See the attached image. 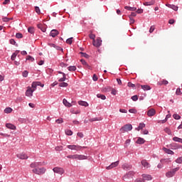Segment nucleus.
Returning a JSON list of instances; mask_svg holds the SVG:
<instances>
[{"instance_id":"nucleus-3","label":"nucleus","mask_w":182,"mask_h":182,"mask_svg":"<svg viewBox=\"0 0 182 182\" xmlns=\"http://www.w3.org/2000/svg\"><path fill=\"white\" fill-rule=\"evenodd\" d=\"M65 80H66V74L63 73V77L58 80V82H63L59 84L60 87H68V84L65 82Z\"/></svg>"},{"instance_id":"nucleus-61","label":"nucleus","mask_w":182,"mask_h":182,"mask_svg":"<svg viewBox=\"0 0 182 182\" xmlns=\"http://www.w3.org/2000/svg\"><path fill=\"white\" fill-rule=\"evenodd\" d=\"M71 112L73 114H79L80 113V110H73L71 111Z\"/></svg>"},{"instance_id":"nucleus-57","label":"nucleus","mask_w":182,"mask_h":182,"mask_svg":"<svg viewBox=\"0 0 182 182\" xmlns=\"http://www.w3.org/2000/svg\"><path fill=\"white\" fill-rule=\"evenodd\" d=\"M12 18H9L8 17H4L3 18V21L4 22H9V21H11Z\"/></svg>"},{"instance_id":"nucleus-38","label":"nucleus","mask_w":182,"mask_h":182,"mask_svg":"<svg viewBox=\"0 0 182 182\" xmlns=\"http://www.w3.org/2000/svg\"><path fill=\"white\" fill-rule=\"evenodd\" d=\"M72 42H73V38H68L66 41V43L68 45H72Z\"/></svg>"},{"instance_id":"nucleus-35","label":"nucleus","mask_w":182,"mask_h":182,"mask_svg":"<svg viewBox=\"0 0 182 182\" xmlns=\"http://www.w3.org/2000/svg\"><path fill=\"white\" fill-rule=\"evenodd\" d=\"M36 87H38V86L36 85V84L33 82L31 85V90H33V92H35V90H36Z\"/></svg>"},{"instance_id":"nucleus-52","label":"nucleus","mask_w":182,"mask_h":182,"mask_svg":"<svg viewBox=\"0 0 182 182\" xmlns=\"http://www.w3.org/2000/svg\"><path fill=\"white\" fill-rule=\"evenodd\" d=\"M176 95H177L178 96H180V95H181V90L180 88H178L176 90Z\"/></svg>"},{"instance_id":"nucleus-25","label":"nucleus","mask_w":182,"mask_h":182,"mask_svg":"<svg viewBox=\"0 0 182 182\" xmlns=\"http://www.w3.org/2000/svg\"><path fill=\"white\" fill-rule=\"evenodd\" d=\"M125 9H127V11H131L132 12H134V11H136L137 10V8L136 7H131V6H126L124 7Z\"/></svg>"},{"instance_id":"nucleus-18","label":"nucleus","mask_w":182,"mask_h":182,"mask_svg":"<svg viewBox=\"0 0 182 182\" xmlns=\"http://www.w3.org/2000/svg\"><path fill=\"white\" fill-rule=\"evenodd\" d=\"M166 6L171 8V9H173V11H178V7L174 4H166Z\"/></svg>"},{"instance_id":"nucleus-50","label":"nucleus","mask_w":182,"mask_h":182,"mask_svg":"<svg viewBox=\"0 0 182 182\" xmlns=\"http://www.w3.org/2000/svg\"><path fill=\"white\" fill-rule=\"evenodd\" d=\"M34 82L37 86H41V87H43V86H45V85L42 84L41 82Z\"/></svg>"},{"instance_id":"nucleus-44","label":"nucleus","mask_w":182,"mask_h":182,"mask_svg":"<svg viewBox=\"0 0 182 182\" xmlns=\"http://www.w3.org/2000/svg\"><path fill=\"white\" fill-rule=\"evenodd\" d=\"M16 38H17V39H21V38H23L22 33H17L16 34Z\"/></svg>"},{"instance_id":"nucleus-62","label":"nucleus","mask_w":182,"mask_h":182,"mask_svg":"<svg viewBox=\"0 0 182 182\" xmlns=\"http://www.w3.org/2000/svg\"><path fill=\"white\" fill-rule=\"evenodd\" d=\"M77 136H78V137H80V139H83V136H84L83 133L82 132H78L77 134Z\"/></svg>"},{"instance_id":"nucleus-4","label":"nucleus","mask_w":182,"mask_h":182,"mask_svg":"<svg viewBox=\"0 0 182 182\" xmlns=\"http://www.w3.org/2000/svg\"><path fill=\"white\" fill-rule=\"evenodd\" d=\"M67 147L70 150H75V151H80L82 149H85V146H81L80 145H68Z\"/></svg>"},{"instance_id":"nucleus-63","label":"nucleus","mask_w":182,"mask_h":182,"mask_svg":"<svg viewBox=\"0 0 182 182\" xmlns=\"http://www.w3.org/2000/svg\"><path fill=\"white\" fill-rule=\"evenodd\" d=\"M134 182H144V179L139 178L136 179Z\"/></svg>"},{"instance_id":"nucleus-53","label":"nucleus","mask_w":182,"mask_h":182,"mask_svg":"<svg viewBox=\"0 0 182 182\" xmlns=\"http://www.w3.org/2000/svg\"><path fill=\"white\" fill-rule=\"evenodd\" d=\"M154 29H156V27H154V26H151L149 29V33H153V32H154Z\"/></svg>"},{"instance_id":"nucleus-47","label":"nucleus","mask_w":182,"mask_h":182,"mask_svg":"<svg viewBox=\"0 0 182 182\" xmlns=\"http://www.w3.org/2000/svg\"><path fill=\"white\" fill-rule=\"evenodd\" d=\"M80 53L82 58H86V59H88L89 55L86 54V53Z\"/></svg>"},{"instance_id":"nucleus-43","label":"nucleus","mask_w":182,"mask_h":182,"mask_svg":"<svg viewBox=\"0 0 182 182\" xmlns=\"http://www.w3.org/2000/svg\"><path fill=\"white\" fill-rule=\"evenodd\" d=\"M28 73H29L28 72V70H25V71L23 72L22 76H23V77H28Z\"/></svg>"},{"instance_id":"nucleus-24","label":"nucleus","mask_w":182,"mask_h":182,"mask_svg":"<svg viewBox=\"0 0 182 182\" xmlns=\"http://www.w3.org/2000/svg\"><path fill=\"white\" fill-rule=\"evenodd\" d=\"M78 105H80V106H84L85 107H87V106H89V104L85 101H79Z\"/></svg>"},{"instance_id":"nucleus-48","label":"nucleus","mask_w":182,"mask_h":182,"mask_svg":"<svg viewBox=\"0 0 182 182\" xmlns=\"http://www.w3.org/2000/svg\"><path fill=\"white\" fill-rule=\"evenodd\" d=\"M18 55V53H14L11 55V60H15V58H16V55Z\"/></svg>"},{"instance_id":"nucleus-39","label":"nucleus","mask_w":182,"mask_h":182,"mask_svg":"<svg viewBox=\"0 0 182 182\" xmlns=\"http://www.w3.org/2000/svg\"><path fill=\"white\" fill-rule=\"evenodd\" d=\"M176 163H177L178 164H182V156L178 157V159H176Z\"/></svg>"},{"instance_id":"nucleus-2","label":"nucleus","mask_w":182,"mask_h":182,"mask_svg":"<svg viewBox=\"0 0 182 182\" xmlns=\"http://www.w3.org/2000/svg\"><path fill=\"white\" fill-rule=\"evenodd\" d=\"M178 170H180V167H176L168 172H166V176L168 178H170L171 177H173V176L176 175V173H177V171H178Z\"/></svg>"},{"instance_id":"nucleus-19","label":"nucleus","mask_w":182,"mask_h":182,"mask_svg":"<svg viewBox=\"0 0 182 182\" xmlns=\"http://www.w3.org/2000/svg\"><path fill=\"white\" fill-rule=\"evenodd\" d=\"M136 143L137 144H144L146 143V140L141 137H139L138 139L136 140Z\"/></svg>"},{"instance_id":"nucleus-13","label":"nucleus","mask_w":182,"mask_h":182,"mask_svg":"<svg viewBox=\"0 0 182 182\" xmlns=\"http://www.w3.org/2000/svg\"><path fill=\"white\" fill-rule=\"evenodd\" d=\"M18 159H21V160H26L28 159V155H26V154H18L17 155Z\"/></svg>"},{"instance_id":"nucleus-49","label":"nucleus","mask_w":182,"mask_h":182,"mask_svg":"<svg viewBox=\"0 0 182 182\" xmlns=\"http://www.w3.org/2000/svg\"><path fill=\"white\" fill-rule=\"evenodd\" d=\"M132 99L134 102H137V100H139V97H137V95H134L132 97Z\"/></svg>"},{"instance_id":"nucleus-16","label":"nucleus","mask_w":182,"mask_h":182,"mask_svg":"<svg viewBox=\"0 0 182 182\" xmlns=\"http://www.w3.org/2000/svg\"><path fill=\"white\" fill-rule=\"evenodd\" d=\"M142 178L144 181L146 180V181H150L151 180V175L149 174H142Z\"/></svg>"},{"instance_id":"nucleus-42","label":"nucleus","mask_w":182,"mask_h":182,"mask_svg":"<svg viewBox=\"0 0 182 182\" xmlns=\"http://www.w3.org/2000/svg\"><path fill=\"white\" fill-rule=\"evenodd\" d=\"M164 132L167 133V134H169V135L171 134V130H170V129L167 127L164 129Z\"/></svg>"},{"instance_id":"nucleus-34","label":"nucleus","mask_w":182,"mask_h":182,"mask_svg":"<svg viewBox=\"0 0 182 182\" xmlns=\"http://www.w3.org/2000/svg\"><path fill=\"white\" fill-rule=\"evenodd\" d=\"M68 70L70 72H75V70H76V66L73 65L68 67Z\"/></svg>"},{"instance_id":"nucleus-45","label":"nucleus","mask_w":182,"mask_h":182,"mask_svg":"<svg viewBox=\"0 0 182 182\" xmlns=\"http://www.w3.org/2000/svg\"><path fill=\"white\" fill-rule=\"evenodd\" d=\"M26 60H31V62H33V60H35V58H33V57L31 55H28L26 58Z\"/></svg>"},{"instance_id":"nucleus-1","label":"nucleus","mask_w":182,"mask_h":182,"mask_svg":"<svg viewBox=\"0 0 182 182\" xmlns=\"http://www.w3.org/2000/svg\"><path fill=\"white\" fill-rule=\"evenodd\" d=\"M67 158L71 159V160H86L87 159V156L85 155L74 154L68 155Z\"/></svg>"},{"instance_id":"nucleus-41","label":"nucleus","mask_w":182,"mask_h":182,"mask_svg":"<svg viewBox=\"0 0 182 182\" xmlns=\"http://www.w3.org/2000/svg\"><path fill=\"white\" fill-rule=\"evenodd\" d=\"M55 149L56 151H62V150H63V146H56Z\"/></svg>"},{"instance_id":"nucleus-22","label":"nucleus","mask_w":182,"mask_h":182,"mask_svg":"<svg viewBox=\"0 0 182 182\" xmlns=\"http://www.w3.org/2000/svg\"><path fill=\"white\" fill-rule=\"evenodd\" d=\"M161 163L162 164H168V163H171V161H170V159H161Z\"/></svg>"},{"instance_id":"nucleus-11","label":"nucleus","mask_w":182,"mask_h":182,"mask_svg":"<svg viewBox=\"0 0 182 182\" xmlns=\"http://www.w3.org/2000/svg\"><path fill=\"white\" fill-rule=\"evenodd\" d=\"M156 114V109L151 108L147 111V116L149 117H153Z\"/></svg>"},{"instance_id":"nucleus-27","label":"nucleus","mask_w":182,"mask_h":182,"mask_svg":"<svg viewBox=\"0 0 182 182\" xmlns=\"http://www.w3.org/2000/svg\"><path fill=\"white\" fill-rule=\"evenodd\" d=\"M37 27L38 28V29H41V31H42V32H46V28L43 27V25L38 24V25H37Z\"/></svg>"},{"instance_id":"nucleus-29","label":"nucleus","mask_w":182,"mask_h":182,"mask_svg":"<svg viewBox=\"0 0 182 182\" xmlns=\"http://www.w3.org/2000/svg\"><path fill=\"white\" fill-rule=\"evenodd\" d=\"M173 141H177L178 143H181L182 144V139L178 138V136H174L173 138Z\"/></svg>"},{"instance_id":"nucleus-9","label":"nucleus","mask_w":182,"mask_h":182,"mask_svg":"<svg viewBox=\"0 0 182 182\" xmlns=\"http://www.w3.org/2000/svg\"><path fill=\"white\" fill-rule=\"evenodd\" d=\"M26 96H27L28 97H32V96H33V91L32 90V87H27V90L26 91Z\"/></svg>"},{"instance_id":"nucleus-7","label":"nucleus","mask_w":182,"mask_h":182,"mask_svg":"<svg viewBox=\"0 0 182 182\" xmlns=\"http://www.w3.org/2000/svg\"><path fill=\"white\" fill-rule=\"evenodd\" d=\"M92 45L93 46H95V48L102 46V39L100 38H97L96 40H94Z\"/></svg>"},{"instance_id":"nucleus-58","label":"nucleus","mask_w":182,"mask_h":182,"mask_svg":"<svg viewBox=\"0 0 182 182\" xmlns=\"http://www.w3.org/2000/svg\"><path fill=\"white\" fill-rule=\"evenodd\" d=\"M11 0H4L3 5H9Z\"/></svg>"},{"instance_id":"nucleus-23","label":"nucleus","mask_w":182,"mask_h":182,"mask_svg":"<svg viewBox=\"0 0 182 182\" xmlns=\"http://www.w3.org/2000/svg\"><path fill=\"white\" fill-rule=\"evenodd\" d=\"M164 151H165V153H166L167 154H174V152L171 150H170L169 149H167L166 147L163 148Z\"/></svg>"},{"instance_id":"nucleus-46","label":"nucleus","mask_w":182,"mask_h":182,"mask_svg":"<svg viewBox=\"0 0 182 182\" xmlns=\"http://www.w3.org/2000/svg\"><path fill=\"white\" fill-rule=\"evenodd\" d=\"M139 129L141 130L146 127V124L144 123H140L139 125Z\"/></svg>"},{"instance_id":"nucleus-51","label":"nucleus","mask_w":182,"mask_h":182,"mask_svg":"<svg viewBox=\"0 0 182 182\" xmlns=\"http://www.w3.org/2000/svg\"><path fill=\"white\" fill-rule=\"evenodd\" d=\"M56 123H58V124H60L62 123H63V119H58L55 120Z\"/></svg>"},{"instance_id":"nucleus-33","label":"nucleus","mask_w":182,"mask_h":182,"mask_svg":"<svg viewBox=\"0 0 182 182\" xmlns=\"http://www.w3.org/2000/svg\"><path fill=\"white\" fill-rule=\"evenodd\" d=\"M28 32H29V33L33 34L35 33V28L33 27H29L28 28Z\"/></svg>"},{"instance_id":"nucleus-5","label":"nucleus","mask_w":182,"mask_h":182,"mask_svg":"<svg viewBox=\"0 0 182 182\" xmlns=\"http://www.w3.org/2000/svg\"><path fill=\"white\" fill-rule=\"evenodd\" d=\"M133 129V127L130 124H125L119 130L121 133H126V132H130Z\"/></svg>"},{"instance_id":"nucleus-36","label":"nucleus","mask_w":182,"mask_h":182,"mask_svg":"<svg viewBox=\"0 0 182 182\" xmlns=\"http://www.w3.org/2000/svg\"><path fill=\"white\" fill-rule=\"evenodd\" d=\"M173 119H175L176 120H180V119H181V117L177 114H174L173 115Z\"/></svg>"},{"instance_id":"nucleus-10","label":"nucleus","mask_w":182,"mask_h":182,"mask_svg":"<svg viewBox=\"0 0 182 182\" xmlns=\"http://www.w3.org/2000/svg\"><path fill=\"white\" fill-rule=\"evenodd\" d=\"M119 166V161L112 163L109 166H107V170H112V168H114V167H117Z\"/></svg>"},{"instance_id":"nucleus-26","label":"nucleus","mask_w":182,"mask_h":182,"mask_svg":"<svg viewBox=\"0 0 182 182\" xmlns=\"http://www.w3.org/2000/svg\"><path fill=\"white\" fill-rule=\"evenodd\" d=\"M157 85H159V86H161L162 85H168V81H167L166 80H162L161 82H158Z\"/></svg>"},{"instance_id":"nucleus-12","label":"nucleus","mask_w":182,"mask_h":182,"mask_svg":"<svg viewBox=\"0 0 182 182\" xmlns=\"http://www.w3.org/2000/svg\"><path fill=\"white\" fill-rule=\"evenodd\" d=\"M134 176V172L129 171L123 177V180H127V178H130Z\"/></svg>"},{"instance_id":"nucleus-55","label":"nucleus","mask_w":182,"mask_h":182,"mask_svg":"<svg viewBox=\"0 0 182 182\" xmlns=\"http://www.w3.org/2000/svg\"><path fill=\"white\" fill-rule=\"evenodd\" d=\"M35 11H36V14H41V9H39L38 6L35 7Z\"/></svg>"},{"instance_id":"nucleus-31","label":"nucleus","mask_w":182,"mask_h":182,"mask_svg":"<svg viewBox=\"0 0 182 182\" xmlns=\"http://www.w3.org/2000/svg\"><path fill=\"white\" fill-rule=\"evenodd\" d=\"M4 113H6L7 114H9V113H12V108H11V107H6V108L4 109Z\"/></svg>"},{"instance_id":"nucleus-56","label":"nucleus","mask_w":182,"mask_h":182,"mask_svg":"<svg viewBox=\"0 0 182 182\" xmlns=\"http://www.w3.org/2000/svg\"><path fill=\"white\" fill-rule=\"evenodd\" d=\"M129 22H130V25L134 23V18H133V17L129 16Z\"/></svg>"},{"instance_id":"nucleus-20","label":"nucleus","mask_w":182,"mask_h":182,"mask_svg":"<svg viewBox=\"0 0 182 182\" xmlns=\"http://www.w3.org/2000/svg\"><path fill=\"white\" fill-rule=\"evenodd\" d=\"M156 3V1L154 0H152L151 1H146L144 3V5L145 6H150L151 5H154V4Z\"/></svg>"},{"instance_id":"nucleus-21","label":"nucleus","mask_w":182,"mask_h":182,"mask_svg":"<svg viewBox=\"0 0 182 182\" xmlns=\"http://www.w3.org/2000/svg\"><path fill=\"white\" fill-rule=\"evenodd\" d=\"M63 103L66 107H72V104H70L66 99H63Z\"/></svg>"},{"instance_id":"nucleus-8","label":"nucleus","mask_w":182,"mask_h":182,"mask_svg":"<svg viewBox=\"0 0 182 182\" xmlns=\"http://www.w3.org/2000/svg\"><path fill=\"white\" fill-rule=\"evenodd\" d=\"M53 171L57 174H60V175L65 173V170L63 168H59V167H55L54 168H53Z\"/></svg>"},{"instance_id":"nucleus-30","label":"nucleus","mask_w":182,"mask_h":182,"mask_svg":"<svg viewBox=\"0 0 182 182\" xmlns=\"http://www.w3.org/2000/svg\"><path fill=\"white\" fill-rule=\"evenodd\" d=\"M97 97H98V99H102V100H106V96H105V95L97 94Z\"/></svg>"},{"instance_id":"nucleus-60","label":"nucleus","mask_w":182,"mask_h":182,"mask_svg":"<svg viewBox=\"0 0 182 182\" xmlns=\"http://www.w3.org/2000/svg\"><path fill=\"white\" fill-rule=\"evenodd\" d=\"M129 112V113H134V114L137 113V110H136L135 109H130Z\"/></svg>"},{"instance_id":"nucleus-32","label":"nucleus","mask_w":182,"mask_h":182,"mask_svg":"<svg viewBox=\"0 0 182 182\" xmlns=\"http://www.w3.org/2000/svg\"><path fill=\"white\" fill-rule=\"evenodd\" d=\"M141 87L143 90H150L151 89L149 85H141Z\"/></svg>"},{"instance_id":"nucleus-59","label":"nucleus","mask_w":182,"mask_h":182,"mask_svg":"<svg viewBox=\"0 0 182 182\" xmlns=\"http://www.w3.org/2000/svg\"><path fill=\"white\" fill-rule=\"evenodd\" d=\"M97 75L96 74H94L92 76V80H94V82H97Z\"/></svg>"},{"instance_id":"nucleus-28","label":"nucleus","mask_w":182,"mask_h":182,"mask_svg":"<svg viewBox=\"0 0 182 182\" xmlns=\"http://www.w3.org/2000/svg\"><path fill=\"white\" fill-rule=\"evenodd\" d=\"M122 168L124 170H129V168H132V166H130L127 164H124V165H122Z\"/></svg>"},{"instance_id":"nucleus-54","label":"nucleus","mask_w":182,"mask_h":182,"mask_svg":"<svg viewBox=\"0 0 182 182\" xmlns=\"http://www.w3.org/2000/svg\"><path fill=\"white\" fill-rule=\"evenodd\" d=\"M111 93H112V95H113L114 96H116V94L117 93V91L115 89L112 88Z\"/></svg>"},{"instance_id":"nucleus-6","label":"nucleus","mask_w":182,"mask_h":182,"mask_svg":"<svg viewBox=\"0 0 182 182\" xmlns=\"http://www.w3.org/2000/svg\"><path fill=\"white\" fill-rule=\"evenodd\" d=\"M46 171V168H37L33 169V173L38 174V176H41V174H45Z\"/></svg>"},{"instance_id":"nucleus-17","label":"nucleus","mask_w":182,"mask_h":182,"mask_svg":"<svg viewBox=\"0 0 182 182\" xmlns=\"http://www.w3.org/2000/svg\"><path fill=\"white\" fill-rule=\"evenodd\" d=\"M6 127L10 129V130H16V127L11 123L6 124Z\"/></svg>"},{"instance_id":"nucleus-15","label":"nucleus","mask_w":182,"mask_h":182,"mask_svg":"<svg viewBox=\"0 0 182 182\" xmlns=\"http://www.w3.org/2000/svg\"><path fill=\"white\" fill-rule=\"evenodd\" d=\"M141 163L144 168H149V167H150V164H149L146 159L142 160Z\"/></svg>"},{"instance_id":"nucleus-37","label":"nucleus","mask_w":182,"mask_h":182,"mask_svg":"<svg viewBox=\"0 0 182 182\" xmlns=\"http://www.w3.org/2000/svg\"><path fill=\"white\" fill-rule=\"evenodd\" d=\"M65 134L67 136H72V134H73V132L71 130L67 129L65 130Z\"/></svg>"},{"instance_id":"nucleus-14","label":"nucleus","mask_w":182,"mask_h":182,"mask_svg":"<svg viewBox=\"0 0 182 182\" xmlns=\"http://www.w3.org/2000/svg\"><path fill=\"white\" fill-rule=\"evenodd\" d=\"M59 35V31L56 29H53L50 33V36H52V38H55Z\"/></svg>"},{"instance_id":"nucleus-40","label":"nucleus","mask_w":182,"mask_h":182,"mask_svg":"<svg viewBox=\"0 0 182 182\" xmlns=\"http://www.w3.org/2000/svg\"><path fill=\"white\" fill-rule=\"evenodd\" d=\"M89 38L90 39H92V41L94 42L95 41V38H96V36L95 34L92 33V32H91V33L89 35Z\"/></svg>"},{"instance_id":"nucleus-64","label":"nucleus","mask_w":182,"mask_h":182,"mask_svg":"<svg viewBox=\"0 0 182 182\" xmlns=\"http://www.w3.org/2000/svg\"><path fill=\"white\" fill-rule=\"evenodd\" d=\"M99 120H100V119L92 118L90 119V122H98Z\"/></svg>"}]
</instances>
